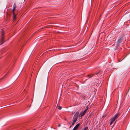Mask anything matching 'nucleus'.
Instances as JSON below:
<instances>
[{
    "label": "nucleus",
    "instance_id": "2eb2a0df",
    "mask_svg": "<svg viewBox=\"0 0 130 130\" xmlns=\"http://www.w3.org/2000/svg\"><path fill=\"white\" fill-rule=\"evenodd\" d=\"M99 72H100V71H99L98 72H97V73H95V74H96V75H97L99 73Z\"/></svg>",
    "mask_w": 130,
    "mask_h": 130
},
{
    "label": "nucleus",
    "instance_id": "f3484780",
    "mask_svg": "<svg viewBox=\"0 0 130 130\" xmlns=\"http://www.w3.org/2000/svg\"><path fill=\"white\" fill-rule=\"evenodd\" d=\"M60 124H58V127H60Z\"/></svg>",
    "mask_w": 130,
    "mask_h": 130
},
{
    "label": "nucleus",
    "instance_id": "f257e3e1",
    "mask_svg": "<svg viewBox=\"0 0 130 130\" xmlns=\"http://www.w3.org/2000/svg\"><path fill=\"white\" fill-rule=\"evenodd\" d=\"M120 116V114L117 113L110 120V125H111L114 122L115 120L117 119Z\"/></svg>",
    "mask_w": 130,
    "mask_h": 130
},
{
    "label": "nucleus",
    "instance_id": "f03ea898",
    "mask_svg": "<svg viewBox=\"0 0 130 130\" xmlns=\"http://www.w3.org/2000/svg\"><path fill=\"white\" fill-rule=\"evenodd\" d=\"M1 44H3L5 42V41H4V35L5 34V32L3 30H2V31L1 32Z\"/></svg>",
    "mask_w": 130,
    "mask_h": 130
},
{
    "label": "nucleus",
    "instance_id": "1a4fd4ad",
    "mask_svg": "<svg viewBox=\"0 0 130 130\" xmlns=\"http://www.w3.org/2000/svg\"><path fill=\"white\" fill-rule=\"evenodd\" d=\"M13 14V20H15L16 19V15L14 13V14Z\"/></svg>",
    "mask_w": 130,
    "mask_h": 130
},
{
    "label": "nucleus",
    "instance_id": "dca6fc26",
    "mask_svg": "<svg viewBox=\"0 0 130 130\" xmlns=\"http://www.w3.org/2000/svg\"><path fill=\"white\" fill-rule=\"evenodd\" d=\"M13 7L16 8V5L15 4H14Z\"/></svg>",
    "mask_w": 130,
    "mask_h": 130
},
{
    "label": "nucleus",
    "instance_id": "0eeeda50",
    "mask_svg": "<svg viewBox=\"0 0 130 130\" xmlns=\"http://www.w3.org/2000/svg\"><path fill=\"white\" fill-rule=\"evenodd\" d=\"M86 112V110H85L83 112H81L80 113L81 117L83 116L85 114Z\"/></svg>",
    "mask_w": 130,
    "mask_h": 130
},
{
    "label": "nucleus",
    "instance_id": "9d476101",
    "mask_svg": "<svg viewBox=\"0 0 130 130\" xmlns=\"http://www.w3.org/2000/svg\"><path fill=\"white\" fill-rule=\"evenodd\" d=\"M15 8V7H13V9L12 10V11H13V14H14V10Z\"/></svg>",
    "mask_w": 130,
    "mask_h": 130
},
{
    "label": "nucleus",
    "instance_id": "f8f14e48",
    "mask_svg": "<svg viewBox=\"0 0 130 130\" xmlns=\"http://www.w3.org/2000/svg\"><path fill=\"white\" fill-rule=\"evenodd\" d=\"M58 109L59 110H60L62 108L61 106H58Z\"/></svg>",
    "mask_w": 130,
    "mask_h": 130
},
{
    "label": "nucleus",
    "instance_id": "6e6552de",
    "mask_svg": "<svg viewBox=\"0 0 130 130\" xmlns=\"http://www.w3.org/2000/svg\"><path fill=\"white\" fill-rule=\"evenodd\" d=\"M95 74H89L87 76V77H88L89 78H90L92 77V76H94Z\"/></svg>",
    "mask_w": 130,
    "mask_h": 130
},
{
    "label": "nucleus",
    "instance_id": "423d86ee",
    "mask_svg": "<svg viewBox=\"0 0 130 130\" xmlns=\"http://www.w3.org/2000/svg\"><path fill=\"white\" fill-rule=\"evenodd\" d=\"M79 112L78 111H77L76 112L73 117L75 118H78L79 116Z\"/></svg>",
    "mask_w": 130,
    "mask_h": 130
},
{
    "label": "nucleus",
    "instance_id": "39448f33",
    "mask_svg": "<svg viewBox=\"0 0 130 130\" xmlns=\"http://www.w3.org/2000/svg\"><path fill=\"white\" fill-rule=\"evenodd\" d=\"M80 124L79 123L77 124L74 128L72 130H77L78 129L79 125Z\"/></svg>",
    "mask_w": 130,
    "mask_h": 130
},
{
    "label": "nucleus",
    "instance_id": "4468645a",
    "mask_svg": "<svg viewBox=\"0 0 130 130\" xmlns=\"http://www.w3.org/2000/svg\"><path fill=\"white\" fill-rule=\"evenodd\" d=\"M88 106H87V107H86V109H85V110H86V111H87V110H88Z\"/></svg>",
    "mask_w": 130,
    "mask_h": 130
},
{
    "label": "nucleus",
    "instance_id": "a211bd4d",
    "mask_svg": "<svg viewBox=\"0 0 130 130\" xmlns=\"http://www.w3.org/2000/svg\"><path fill=\"white\" fill-rule=\"evenodd\" d=\"M72 126V125L71 126H70V127H71V126Z\"/></svg>",
    "mask_w": 130,
    "mask_h": 130
},
{
    "label": "nucleus",
    "instance_id": "ddd939ff",
    "mask_svg": "<svg viewBox=\"0 0 130 130\" xmlns=\"http://www.w3.org/2000/svg\"><path fill=\"white\" fill-rule=\"evenodd\" d=\"M6 75H5V76L3 77V78H1L0 79V82L3 79V78H4V77Z\"/></svg>",
    "mask_w": 130,
    "mask_h": 130
},
{
    "label": "nucleus",
    "instance_id": "20e7f679",
    "mask_svg": "<svg viewBox=\"0 0 130 130\" xmlns=\"http://www.w3.org/2000/svg\"><path fill=\"white\" fill-rule=\"evenodd\" d=\"M123 39V37H122L119 38L117 41V44L119 45V44L122 42Z\"/></svg>",
    "mask_w": 130,
    "mask_h": 130
},
{
    "label": "nucleus",
    "instance_id": "9b49d317",
    "mask_svg": "<svg viewBox=\"0 0 130 130\" xmlns=\"http://www.w3.org/2000/svg\"><path fill=\"white\" fill-rule=\"evenodd\" d=\"M88 129V127H86L85 128H84L83 130H87Z\"/></svg>",
    "mask_w": 130,
    "mask_h": 130
},
{
    "label": "nucleus",
    "instance_id": "7ed1b4c3",
    "mask_svg": "<svg viewBox=\"0 0 130 130\" xmlns=\"http://www.w3.org/2000/svg\"><path fill=\"white\" fill-rule=\"evenodd\" d=\"M77 119L78 118H75L74 117H73L72 120L73 122L72 123V126H73L74 125V124L76 122Z\"/></svg>",
    "mask_w": 130,
    "mask_h": 130
}]
</instances>
